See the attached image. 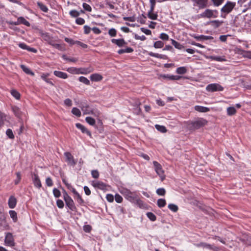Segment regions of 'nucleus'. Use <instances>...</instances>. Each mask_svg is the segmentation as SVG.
<instances>
[{
    "mask_svg": "<svg viewBox=\"0 0 251 251\" xmlns=\"http://www.w3.org/2000/svg\"><path fill=\"white\" fill-rule=\"evenodd\" d=\"M193 2L194 6H198L200 9H203L207 6V0H191Z\"/></svg>",
    "mask_w": 251,
    "mask_h": 251,
    "instance_id": "1a4fd4ad",
    "label": "nucleus"
},
{
    "mask_svg": "<svg viewBox=\"0 0 251 251\" xmlns=\"http://www.w3.org/2000/svg\"><path fill=\"white\" fill-rule=\"evenodd\" d=\"M164 46V43L161 41H157L154 43L153 47L156 49L162 48Z\"/></svg>",
    "mask_w": 251,
    "mask_h": 251,
    "instance_id": "c03bdc74",
    "label": "nucleus"
},
{
    "mask_svg": "<svg viewBox=\"0 0 251 251\" xmlns=\"http://www.w3.org/2000/svg\"><path fill=\"white\" fill-rule=\"evenodd\" d=\"M148 17L149 19L155 20L157 19L158 14L157 13H154L153 11H151V10H149L148 12Z\"/></svg>",
    "mask_w": 251,
    "mask_h": 251,
    "instance_id": "cd10ccee",
    "label": "nucleus"
},
{
    "mask_svg": "<svg viewBox=\"0 0 251 251\" xmlns=\"http://www.w3.org/2000/svg\"><path fill=\"white\" fill-rule=\"evenodd\" d=\"M82 6L84 9L87 11L91 12L92 11L91 6L86 3H83Z\"/></svg>",
    "mask_w": 251,
    "mask_h": 251,
    "instance_id": "4d7b16f0",
    "label": "nucleus"
},
{
    "mask_svg": "<svg viewBox=\"0 0 251 251\" xmlns=\"http://www.w3.org/2000/svg\"><path fill=\"white\" fill-rule=\"evenodd\" d=\"M37 4L38 6L40 8V9L44 12L47 13L48 12L49 9L47 7V6L46 5H45V4H44L41 2H39V1L37 2Z\"/></svg>",
    "mask_w": 251,
    "mask_h": 251,
    "instance_id": "c756f323",
    "label": "nucleus"
},
{
    "mask_svg": "<svg viewBox=\"0 0 251 251\" xmlns=\"http://www.w3.org/2000/svg\"><path fill=\"white\" fill-rule=\"evenodd\" d=\"M91 175L92 177L95 178H98L99 177V173L98 171L96 170H92L91 172Z\"/></svg>",
    "mask_w": 251,
    "mask_h": 251,
    "instance_id": "69168bd1",
    "label": "nucleus"
},
{
    "mask_svg": "<svg viewBox=\"0 0 251 251\" xmlns=\"http://www.w3.org/2000/svg\"><path fill=\"white\" fill-rule=\"evenodd\" d=\"M206 90L211 92L222 91L224 90V87L218 83H211L207 85Z\"/></svg>",
    "mask_w": 251,
    "mask_h": 251,
    "instance_id": "0eeeda50",
    "label": "nucleus"
},
{
    "mask_svg": "<svg viewBox=\"0 0 251 251\" xmlns=\"http://www.w3.org/2000/svg\"><path fill=\"white\" fill-rule=\"evenodd\" d=\"M17 178L14 181V183L16 185H17L20 181L21 179V173L20 172H17L16 173Z\"/></svg>",
    "mask_w": 251,
    "mask_h": 251,
    "instance_id": "052dcab7",
    "label": "nucleus"
},
{
    "mask_svg": "<svg viewBox=\"0 0 251 251\" xmlns=\"http://www.w3.org/2000/svg\"><path fill=\"white\" fill-rule=\"evenodd\" d=\"M243 56L245 58L251 59V51L245 50V52L243 55Z\"/></svg>",
    "mask_w": 251,
    "mask_h": 251,
    "instance_id": "338daca9",
    "label": "nucleus"
},
{
    "mask_svg": "<svg viewBox=\"0 0 251 251\" xmlns=\"http://www.w3.org/2000/svg\"><path fill=\"white\" fill-rule=\"evenodd\" d=\"M134 203H136L140 208H145L146 207L145 203H144L142 200L139 199L138 196H137Z\"/></svg>",
    "mask_w": 251,
    "mask_h": 251,
    "instance_id": "c85d7f7f",
    "label": "nucleus"
},
{
    "mask_svg": "<svg viewBox=\"0 0 251 251\" xmlns=\"http://www.w3.org/2000/svg\"><path fill=\"white\" fill-rule=\"evenodd\" d=\"M133 49L130 47H127L125 49H120L118 50L117 52L119 54H121L124 53H131L133 51Z\"/></svg>",
    "mask_w": 251,
    "mask_h": 251,
    "instance_id": "bb28decb",
    "label": "nucleus"
},
{
    "mask_svg": "<svg viewBox=\"0 0 251 251\" xmlns=\"http://www.w3.org/2000/svg\"><path fill=\"white\" fill-rule=\"evenodd\" d=\"M79 72L78 73L80 74L87 75L89 74L92 72H93L94 69L90 67L88 68H82L79 69Z\"/></svg>",
    "mask_w": 251,
    "mask_h": 251,
    "instance_id": "412c9836",
    "label": "nucleus"
},
{
    "mask_svg": "<svg viewBox=\"0 0 251 251\" xmlns=\"http://www.w3.org/2000/svg\"><path fill=\"white\" fill-rule=\"evenodd\" d=\"M46 183L49 187H51L53 185V182L51 178L50 177H48L46 179Z\"/></svg>",
    "mask_w": 251,
    "mask_h": 251,
    "instance_id": "0e129e2a",
    "label": "nucleus"
},
{
    "mask_svg": "<svg viewBox=\"0 0 251 251\" xmlns=\"http://www.w3.org/2000/svg\"><path fill=\"white\" fill-rule=\"evenodd\" d=\"M160 78L166 79L170 80H177L180 79L181 76L169 74H162L159 75Z\"/></svg>",
    "mask_w": 251,
    "mask_h": 251,
    "instance_id": "f8f14e48",
    "label": "nucleus"
},
{
    "mask_svg": "<svg viewBox=\"0 0 251 251\" xmlns=\"http://www.w3.org/2000/svg\"><path fill=\"white\" fill-rule=\"evenodd\" d=\"M211 1L215 6H219L223 3L224 0H211Z\"/></svg>",
    "mask_w": 251,
    "mask_h": 251,
    "instance_id": "680f3d73",
    "label": "nucleus"
},
{
    "mask_svg": "<svg viewBox=\"0 0 251 251\" xmlns=\"http://www.w3.org/2000/svg\"><path fill=\"white\" fill-rule=\"evenodd\" d=\"M148 54L152 57H154L160 59H166V56L163 54H161L157 53H154L152 52H149Z\"/></svg>",
    "mask_w": 251,
    "mask_h": 251,
    "instance_id": "a878e982",
    "label": "nucleus"
},
{
    "mask_svg": "<svg viewBox=\"0 0 251 251\" xmlns=\"http://www.w3.org/2000/svg\"><path fill=\"white\" fill-rule=\"evenodd\" d=\"M76 127L80 129L83 133H86L89 136H91V133L83 125L80 123H76L75 124Z\"/></svg>",
    "mask_w": 251,
    "mask_h": 251,
    "instance_id": "a211bd4d",
    "label": "nucleus"
},
{
    "mask_svg": "<svg viewBox=\"0 0 251 251\" xmlns=\"http://www.w3.org/2000/svg\"><path fill=\"white\" fill-rule=\"evenodd\" d=\"M106 200L110 202H112L114 201V196L111 194H107L106 196Z\"/></svg>",
    "mask_w": 251,
    "mask_h": 251,
    "instance_id": "774afa93",
    "label": "nucleus"
},
{
    "mask_svg": "<svg viewBox=\"0 0 251 251\" xmlns=\"http://www.w3.org/2000/svg\"><path fill=\"white\" fill-rule=\"evenodd\" d=\"M10 93L11 95L16 100H19L20 99L21 95L17 90L15 89L11 90Z\"/></svg>",
    "mask_w": 251,
    "mask_h": 251,
    "instance_id": "c9c22d12",
    "label": "nucleus"
},
{
    "mask_svg": "<svg viewBox=\"0 0 251 251\" xmlns=\"http://www.w3.org/2000/svg\"><path fill=\"white\" fill-rule=\"evenodd\" d=\"M21 68L25 74L30 75L32 76L34 75V73L29 68L26 67L25 65H21Z\"/></svg>",
    "mask_w": 251,
    "mask_h": 251,
    "instance_id": "393cba45",
    "label": "nucleus"
},
{
    "mask_svg": "<svg viewBox=\"0 0 251 251\" xmlns=\"http://www.w3.org/2000/svg\"><path fill=\"white\" fill-rule=\"evenodd\" d=\"M65 201L66 203V205L70 210L75 212L76 211V207L75 206L74 201L71 198L65 200Z\"/></svg>",
    "mask_w": 251,
    "mask_h": 251,
    "instance_id": "4468645a",
    "label": "nucleus"
},
{
    "mask_svg": "<svg viewBox=\"0 0 251 251\" xmlns=\"http://www.w3.org/2000/svg\"><path fill=\"white\" fill-rule=\"evenodd\" d=\"M147 217L151 221H155L156 219V216L152 212H148L147 213Z\"/></svg>",
    "mask_w": 251,
    "mask_h": 251,
    "instance_id": "49530a36",
    "label": "nucleus"
},
{
    "mask_svg": "<svg viewBox=\"0 0 251 251\" xmlns=\"http://www.w3.org/2000/svg\"><path fill=\"white\" fill-rule=\"evenodd\" d=\"M85 120L86 122L91 126H94L95 125V120L91 117H86Z\"/></svg>",
    "mask_w": 251,
    "mask_h": 251,
    "instance_id": "79ce46f5",
    "label": "nucleus"
},
{
    "mask_svg": "<svg viewBox=\"0 0 251 251\" xmlns=\"http://www.w3.org/2000/svg\"><path fill=\"white\" fill-rule=\"evenodd\" d=\"M69 14L72 17L76 18L80 15V12L76 10H72L70 11Z\"/></svg>",
    "mask_w": 251,
    "mask_h": 251,
    "instance_id": "a18cd8bd",
    "label": "nucleus"
},
{
    "mask_svg": "<svg viewBox=\"0 0 251 251\" xmlns=\"http://www.w3.org/2000/svg\"><path fill=\"white\" fill-rule=\"evenodd\" d=\"M121 193L123 195L125 198L130 201L131 202H135L138 195L136 192H131L127 189H123L121 190Z\"/></svg>",
    "mask_w": 251,
    "mask_h": 251,
    "instance_id": "7ed1b4c3",
    "label": "nucleus"
},
{
    "mask_svg": "<svg viewBox=\"0 0 251 251\" xmlns=\"http://www.w3.org/2000/svg\"><path fill=\"white\" fill-rule=\"evenodd\" d=\"M108 34L110 37H115L117 35V30L114 28H110L108 31Z\"/></svg>",
    "mask_w": 251,
    "mask_h": 251,
    "instance_id": "864d4df0",
    "label": "nucleus"
},
{
    "mask_svg": "<svg viewBox=\"0 0 251 251\" xmlns=\"http://www.w3.org/2000/svg\"><path fill=\"white\" fill-rule=\"evenodd\" d=\"M194 109L198 112L202 113L207 112L210 111L209 108L200 105H196Z\"/></svg>",
    "mask_w": 251,
    "mask_h": 251,
    "instance_id": "4be33fe9",
    "label": "nucleus"
},
{
    "mask_svg": "<svg viewBox=\"0 0 251 251\" xmlns=\"http://www.w3.org/2000/svg\"><path fill=\"white\" fill-rule=\"evenodd\" d=\"M156 192L158 195L163 196L166 194V190L163 188H159L156 190Z\"/></svg>",
    "mask_w": 251,
    "mask_h": 251,
    "instance_id": "de8ad7c7",
    "label": "nucleus"
},
{
    "mask_svg": "<svg viewBox=\"0 0 251 251\" xmlns=\"http://www.w3.org/2000/svg\"><path fill=\"white\" fill-rule=\"evenodd\" d=\"M207 124L206 120L203 118H199L195 121H189L188 122V128L190 130H195L200 128Z\"/></svg>",
    "mask_w": 251,
    "mask_h": 251,
    "instance_id": "f257e3e1",
    "label": "nucleus"
},
{
    "mask_svg": "<svg viewBox=\"0 0 251 251\" xmlns=\"http://www.w3.org/2000/svg\"><path fill=\"white\" fill-rule=\"evenodd\" d=\"M13 111L15 114V115L18 117L20 118L21 116V111L19 107L17 106H14L12 108Z\"/></svg>",
    "mask_w": 251,
    "mask_h": 251,
    "instance_id": "e433bc0d",
    "label": "nucleus"
},
{
    "mask_svg": "<svg viewBox=\"0 0 251 251\" xmlns=\"http://www.w3.org/2000/svg\"><path fill=\"white\" fill-rule=\"evenodd\" d=\"M111 42L113 44H116L119 47H123L127 44V43L123 38L121 39H112Z\"/></svg>",
    "mask_w": 251,
    "mask_h": 251,
    "instance_id": "dca6fc26",
    "label": "nucleus"
},
{
    "mask_svg": "<svg viewBox=\"0 0 251 251\" xmlns=\"http://www.w3.org/2000/svg\"><path fill=\"white\" fill-rule=\"evenodd\" d=\"M78 80L80 82L86 85H89L90 84V82L89 80L84 76H81L79 77Z\"/></svg>",
    "mask_w": 251,
    "mask_h": 251,
    "instance_id": "4c0bfd02",
    "label": "nucleus"
},
{
    "mask_svg": "<svg viewBox=\"0 0 251 251\" xmlns=\"http://www.w3.org/2000/svg\"><path fill=\"white\" fill-rule=\"evenodd\" d=\"M168 208L171 210L172 211L174 212H176L178 211V206L175 204H173V203H170L168 205Z\"/></svg>",
    "mask_w": 251,
    "mask_h": 251,
    "instance_id": "ea45409f",
    "label": "nucleus"
},
{
    "mask_svg": "<svg viewBox=\"0 0 251 251\" xmlns=\"http://www.w3.org/2000/svg\"><path fill=\"white\" fill-rule=\"evenodd\" d=\"M226 111L228 116H232L236 113V110L234 107L230 106L227 108Z\"/></svg>",
    "mask_w": 251,
    "mask_h": 251,
    "instance_id": "473e14b6",
    "label": "nucleus"
},
{
    "mask_svg": "<svg viewBox=\"0 0 251 251\" xmlns=\"http://www.w3.org/2000/svg\"><path fill=\"white\" fill-rule=\"evenodd\" d=\"M17 201L16 198L13 196H11L8 201V205L10 208H14L17 204Z\"/></svg>",
    "mask_w": 251,
    "mask_h": 251,
    "instance_id": "f3484780",
    "label": "nucleus"
},
{
    "mask_svg": "<svg viewBox=\"0 0 251 251\" xmlns=\"http://www.w3.org/2000/svg\"><path fill=\"white\" fill-rule=\"evenodd\" d=\"M172 44V45L176 49H181L182 48V45L177 42V41H175L174 39H171Z\"/></svg>",
    "mask_w": 251,
    "mask_h": 251,
    "instance_id": "3c124183",
    "label": "nucleus"
},
{
    "mask_svg": "<svg viewBox=\"0 0 251 251\" xmlns=\"http://www.w3.org/2000/svg\"><path fill=\"white\" fill-rule=\"evenodd\" d=\"M19 25L22 24L25 25L29 26L30 25V23L26 20H25L23 17H20L18 18Z\"/></svg>",
    "mask_w": 251,
    "mask_h": 251,
    "instance_id": "2f4dec72",
    "label": "nucleus"
},
{
    "mask_svg": "<svg viewBox=\"0 0 251 251\" xmlns=\"http://www.w3.org/2000/svg\"><path fill=\"white\" fill-rule=\"evenodd\" d=\"M92 185L94 187L102 190H105L106 189V184L100 181L93 180L92 181Z\"/></svg>",
    "mask_w": 251,
    "mask_h": 251,
    "instance_id": "9b49d317",
    "label": "nucleus"
},
{
    "mask_svg": "<svg viewBox=\"0 0 251 251\" xmlns=\"http://www.w3.org/2000/svg\"><path fill=\"white\" fill-rule=\"evenodd\" d=\"M236 5L235 2L227 1L226 4L221 8V16L225 17V16L230 13Z\"/></svg>",
    "mask_w": 251,
    "mask_h": 251,
    "instance_id": "f03ea898",
    "label": "nucleus"
},
{
    "mask_svg": "<svg viewBox=\"0 0 251 251\" xmlns=\"http://www.w3.org/2000/svg\"><path fill=\"white\" fill-rule=\"evenodd\" d=\"M6 134L9 137V138L11 139H13L14 138V135L13 133V131L10 128H8L6 130Z\"/></svg>",
    "mask_w": 251,
    "mask_h": 251,
    "instance_id": "603ef678",
    "label": "nucleus"
},
{
    "mask_svg": "<svg viewBox=\"0 0 251 251\" xmlns=\"http://www.w3.org/2000/svg\"><path fill=\"white\" fill-rule=\"evenodd\" d=\"M75 23L78 25H82L85 23V20L82 18H77L75 20Z\"/></svg>",
    "mask_w": 251,
    "mask_h": 251,
    "instance_id": "6e6d98bb",
    "label": "nucleus"
},
{
    "mask_svg": "<svg viewBox=\"0 0 251 251\" xmlns=\"http://www.w3.org/2000/svg\"><path fill=\"white\" fill-rule=\"evenodd\" d=\"M103 78L102 76L99 74H93L90 75V79L93 81H100Z\"/></svg>",
    "mask_w": 251,
    "mask_h": 251,
    "instance_id": "6ab92c4d",
    "label": "nucleus"
},
{
    "mask_svg": "<svg viewBox=\"0 0 251 251\" xmlns=\"http://www.w3.org/2000/svg\"><path fill=\"white\" fill-rule=\"evenodd\" d=\"M150 10H151V11H153L155 4H156V1L155 0H150Z\"/></svg>",
    "mask_w": 251,
    "mask_h": 251,
    "instance_id": "e2e57ef3",
    "label": "nucleus"
},
{
    "mask_svg": "<svg viewBox=\"0 0 251 251\" xmlns=\"http://www.w3.org/2000/svg\"><path fill=\"white\" fill-rule=\"evenodd\" d=\"M209 58L214 61H219V62H223L226 61V59L225 56H215L211 55L209 57Z\"/></svg>",
    "mask_w": 251,
    "mask_h": 251,
    "instance_id": "5701e85b",
    "label": "nucleus"
},
{
    "mask_svg": "<svg viewBox=\"0 0 251 251\" xmlns=\"http://www.w3.org/2000/svg\"><path fill=\"white\" fill-rule=\"evenodd\" d=\"M75 196L77 202L79 204H83L84 203V200L82 199V198H81V196L79 194V193L77 195H75Z\"/></svg>",
    "mask_w": 251,
    "mask_h": 251,
    "instance_id": "bf43d9fd",
    "label": "nucleus"
},
{
    "mask_svg": "<svg viewBox=\"0 0 251 251\" xmlns=\"http://www.w3.org/2000/svg\"><path fill=\"white\" fill-rule=\"evenodd\" d=\"M49 75H50V74L49 73H46V74L43 73L41 75V77L46 82L53 86L54 85L53 82L50 79L47 78L49 76Z\"/></svg>",
    "mask_w": 251,
    "mask_h": 251,
    "instance_id": "b1692460",
    "label": "nucleus"
},
{
    "mask_svg": "<svg viewBox=\"0 0 251 251\" xmlns=\"http://www.w3.org/2000/svg\"><path fill=\"white\" fill-rule=\"evenodd\" d=\"M53 74L56 76L63 79H66L68 77L67 73L61 71H54Z\"/></svg>",
    "mask_w": 251,
    "mask_h": 251,
    "instance_id": "aec40b11",
    "label": "nucleus"
},
{
    "mask_svg": "<svg viewBox=\"0 0 251 251\" xmlns=\"http://www.w3.org/2000/svg\"><path fill=\"white\" fill-rule=\"evenodd\" d=\"M157 204L159 207H163L166 204V202L165 199H159L157 200Z\"/></svg>",
    "mask_w": 251,
    "mask_h": 251,
    "instance_id": "58836bf2",
    "label": "nucleus"
},
{
    "mask_svg": "<svg viewBox=\"0 0 251 251\" xmlns=\"http://www.w3.org/2000/svg\"><path fill=\"white\" fill-rule=\"evenodd\" d=\"M49 44H50V45H51L52 47H53L55 49H58L59 50H63V48L62 47V46L60 44L53 43L52 41H50L49 42Z\"/></svg>",
    "mask_w": 251,
    "mask_h": 251,
    "instance_id": "37998d69",
    "label": "nucleus"
},
{
    "mask_svg": "<svg viewBox=\"0 0 251 251\" xmlns=\"http://www.w3.org/2000/svg\"><path fill=\"white\" fill-rule=\"evenodd\" d=\"M240 240L247 246L251 245V235H250L247 234H243Z\"/></svg>",
    "mask_w": 251,
    "mask_h": 251,
    "instance_id": "2eb2a0df",
    "label": "nucleus"
},
{
    "mask_svg": "<svg viewBox=\"0 0 251 251\" xmlns=\"http://www.w3.org/2000/svg\"><path fill=\"white\" fill-rule=\"evenodd\" d=\"M64 156L66 157V161L68 164L72 166H75L76 162L75 160L74 156L69 152H65Z\"/></svg>",
    "mask_w": 251,
    "mask_h": 251,
    "instance_id": "9d476101",
    "label": "nucleus"
},
{
    "mask_svg": "<svg viewBox=\"0 0 251 251\" xmlns=\"http://www.w3.org/2000/svg\"><path fill=\"white\" fill-rule=\"evenodd\" d=\"M155 128L159 131L161 133H165L167 132V129L166 127L164 126H161L159 125H155Z\"/></svg>",
    "mask_w": 251,
    "mask_h": 251,
    "instance_id": "72a5a7b5",
    "label": "nucleus"
},
{
    "mask_svg": "<svg viewBox=\"0 0 251 251\" xmlns=\"http://www.w3.org/2000/svg\"><path fill=\"white\" fill-rule=\"evenodd\" d=\"M6 226V221L4 216H0V228L4 227Z\"/></svg>",
    "mask_w": 251,
    "mask_h": 251,
    "instance_id": "09e8293b",
    "label": "nucleus"
},
{
    "mask_svg": "<svg viewBox=\"0 0 251 251\" xmlns=\"http://www.w3.org/2000/svg\"><path fill=\"white\" fill-rule=\"evenodd\" d=\"M218 14V11L216 10H211L206 9L203 12L199 15V17L204 18H216Z\"/></svg>",
    "mask_w": 251,
    "mask_h": 251,
    "instance_id": "39448f33",
    "label": "nucleus"
},
{
    "mask_svg": "<svg viewBox=\"0 0 251 251\" xmlns=\"http://www.w3.org/2000/svg\"><path fill=\"white\" fill-rule=\"evenodd\" d=\"M72 113L77 116V117H79L81 116V111L80 110L76 108V107H74L72 109Z\"/></svg>",
    "mask_w": 251,
    "mask_h": 251,
    "instance_id": "a19ab883",
    "label": "nucleus"
},
{
    "mask_svg": "<svg viewBox=\"0 0 251 251\" xmlns=\"http://www.w3.org/2000/svg\"><path fill=\"white\" fill-rule=\"evenodd\" d=\"M115 200L116 202L117 203H121L123 201V198L121 195L118 194H116L115 195Z\"/></svg>",
    "mask_w": 251,
    "mask_h": 251,
    "instance_id": "13d9d810",
    "label": "nucleus"
},
{
    "mask_svg": "<svg viewBox=\"0 0 251 251\" xmlns=\"http://www.w3.org/2000/svg\"><path fill=\"white\" fill-rule=\"evenodd\" d=\"M187 72V69L185 67H180L176 69V73L179 75H184Z\"/></svg>",
    "mask_w": 251,
    "mask_h": 251,
    "instance_id": "f704fd0d",
    "label": "nucleus"
},
{
    "mask_svg": "<svg viewBox=\"0 0 251 251\" xmlns=\"http://www.w3.org/2000/svg\"><path fill=\"white\" fill-rule=\"evenodd\" d=\"M54 197L59 198L61 196L60 191L57 188H54L52 191Z\"/></svg>",
    "mask_w": 251,
    "mask_h": 251,
    "instance_id": "5fc2aeb1",
    "label": "nucleus"
},
{
    "mask_svg": "<svg viewBox=\"0 0 251 251\" xmlns=\"http://www.w3.org/2000/svg\"><path fill=\"white\" fill-rule=\"evenodd\" d=\"M32 178L34 186L37 188H40L42 187V184L38 175L34 173L32 176Z\"/></svg>",
    "mask_w": 251,
    "mask_h": 251,
    "instance_id": "ddd939ff",
    "label": "nucleus"
},
{
    "mask_svg": "<svg viewBox=\"0 0 251 251\" xmlns=\"http://www.w3.org/2000/svg\"><path fill=\"white\" fill-rule=\"evenodd\" d=\"M9 213L13 222H16L18 220L17 212L14 210H10Z\"/></svg>",
    "mask_w": 251,
    "mask_h": 251,
    "instance_id": "7c9ffc66",
    "label": "nucleus"
},
{
    "mask_svg": "<svg viewBox=\"0 0 251 251\" xmlns=\"http://www.w3.org/2000/svg\"><path fill=\"white\" fill-rule=\"evenodd\" d=\"M5 245L9 247H13L14 246V241L13 237V235L11 233H7L4 239Z\"/></svg>",
    "mask_w": 251,
    "mask_h": 251,
    "instance_id": "6e6552de",
    "label": "nucleus"
},
{
    "mask_svg": "<svg viewBox=\"0 0 251 251\" xmlns=\"http://www.w3.org/2000/svg\"><path fill=\"white\" fill-rule=\"evenodd\" d=\"M153 165L156 173L159 176L160 180L163 181L166 176L164 175V171L162 166L156 161H153Z\"/></svg>",
    "mask_w": 251,
    "mask_h": 251,
    "instance_id": "20e7f679",
    "label": "nucleus"
},
{
    "mask_svg": "<svg viewBox=\"0 0 251 251\" xmlns=\"http://www.w3.org/2000/svg\"><path fill=\"white\" fill-rule=\"evenodd\" d=\"M194 245L198 248H202L203 249H206L214 251H218L219 250V248L214 246V245H211L205 242L195 243L194 244Z\"/></svg>",
    "mask_w": 251,
    "mask_h": 251,
    "instance_id": "423d86ee",
    "label": "nucleus"
},
{
    "mask_svg": "<svg viewBox=\"0 0 251 251\" xmlns=\"http://www.w3.org/2000/svg\"><path fill=\"white\" fill-rule=\"evenodd\" d=\"M146 16L144 14H142L141 15H140V16L138 18V22H139L141 24H145L146 22Z\"/></svg>",
    "mask_w": 251,
    "mask_h": 251,
    "instance_id": "8fccbe9b",
    "label": "nucleus"
}]
</instances>
